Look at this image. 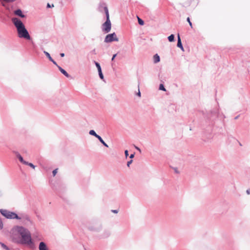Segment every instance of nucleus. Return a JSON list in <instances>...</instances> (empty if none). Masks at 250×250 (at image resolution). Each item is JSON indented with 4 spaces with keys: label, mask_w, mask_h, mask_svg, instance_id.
<instances>
[{
    "label": "nucleus",
    "mask_w": 250,
    "mask_h": 250,
    "mask_svg": "<svg viewBox=\"0 0 250 250\" xmlns=\"http://www.w3.org/2000/svg\"><path fill=\"white\" fill-rule=\"evenodd\" d=\"M52 62H53V63L56 65H57V63L56 62H55L53 60V61H51Z\"/></svg>",
    "instance_id": "58836bf2"
},
{
    "label": "nucleus",
    "mask_w": 250,
    "mask_h": 250,
    "mask_svg": "<svg viewBox=\"0 0 250 250\" xmlns=\"http://www.w3.org/2000/svg\"><path fill=\"white\" fill-rule=\"evenodd\" d=\"M57 171H58V169L57 168L54 169L53 171V175L54 176H55L56 175V173H57Z\"/></svg>",
    "instance_id": "393cba45"
},
{
    "label": "nucleus",
    "mask_w": 250,
    "mask_h": 250,
    "mask_svg": "<svg viewBox=\"0 0 250 250\" xmlns=\"http://www.w3.org/2000/svg\"><path fill=\"white\" fill-rule=\"evenodd\" d=\"M104 10L105 13H106V12H108V8L107 7H104Z\"/></svg>",
    "instance_id": "c85d7f7f"
},
{
    "label": "nucleus",
    "mask_w": 250,
    "mask_h": 250,
    "mask_svg": "<svg viewBox=\"0 0 250 250\" xmlns=\"http://www.w3.org/2000/svg\"><path fill=\"white\" fill-rule=\"evenodd\" d=\"M137 19L139 24L141 25H143L144 24V21L142 19H141L139 17H137Z\"/></svg>",
    "instance_id": "a211bd4d"
},
{
    "label": "nucleus",
    "mask_w": 250,
    "mask_h": 250,
    "mask_svg": "<svg viewBox=\"0 0 250 250\" xmlns=\"http://www.w3.org/2000/svg\"><path fill=\"white\" fill-rule=\"evenodd\" d=\"M159 89L161 90L166 91V89L165 88L164 85L163 84H161L159 86Z\"/></svg>",
    "instance_id": "aec40b11"
},
{
    "label": "nucleus",
    "mask_w": 250,
    "mask_h": 250,
    "mask_svg": "<svg viewBox=\"0 0 250 250\" xmlns=\"http://www.w3.org/2000/svg\"><path fill=\"white\" fill-rule=\"evenodd\" d=\"M112 212L115 213H117L118 212V210H112Z\"/></svg>",
    "instance_id": "2f4dec72"
},
{
    "label": "nucleus",
    "mask_w": 250,
    "mask_h": 250,
    "mask_svg": "<svg viewBox=\"0 0 250 250\" xmlns=\"http://www.w3.org/2000/svg\"><path fill=\"white\" fill-rule=\"evenodd\" d=\"M17 157L18 158H19V160L23 164H27V162H26L25 161L23 160V158L21 157V155H20V154H18L17 155Z\"/></svg>",
    "instance_id": "ddd939ff"
},
{
    "label": "nucleus",
    "mask_w": 250,
    "mask_h": 250,
    "mask_svg": "<svg viewBox=\"0 0 250 250\" xmlns=\"http://www.w3.org/2000/svg\"><path fill=\"white\" fill-rule=\"evenodd\" d=\"M174 170H175V172L176 173H179V172L178 171V170H177V168H175V169H174Z\"/></svg>",
    "instance_id": "e433bc0d"
},
{
    "label": "nucleus",
    "mask_w": 250,
    "mask_h": 250,
    "mask_svg": "<svg viewBox=\"0 0 250 250\" xmlns=\"http://www.w3.org/2000/svg\"><path fill=\"white\" fill-rule=\"evenodd\" d=\"M89 134L91 135H93L95 137H96L97 138H98V137L99 136V135H98V134H96V133L95 132L94 130H91L90 131H89Z\"/></svg>",
    "instance_id": "4468645a"
},
{
    "label": "nucleus",
    "mask_w": 250,
    "mask_h": 250,
    "mask_svg": "<svg viewBox=\"0 0 250 250\" xmlns=\"http://www.w3.org/2000/svg\"><path fill=\"white\" fill-rule=\"evenodd\" d=\"M168 41L170 42L174 41V36L173 34H171L168 37Z\"/></svg>",
    "instance_id": "dca6fc26"
},
{
    "label": "nucleus",
    "mask_w": 250,
    "mask_h": 250,
    "mask_svg": "<svg viewBox=\"0 0 250 250\" xmlns=\"http://www.w3.org/2000/svg\"><path fill=\"white\" fill-rule=\"evenodd\" d=\"M47 7H51V5H50V4H49V3H48V4H47ZM51 7H54V5H53V4H52V6H51Z\"/></svg>",
    "instance_id": "473e14b6"
},
{
    "label": "nucleus",
    "mask_w": 250,
    "mask_h": 250,
    "mask_svg": "<svg viewBox=\"0 0 250 250\" xmlns=\"http://www.w3.org/2000/svg\"><path fill=\"white\" fill-rule=\"evenodd\" d=\"M95 65H96V67H97L98 71L102 70L100 65L98 62H95Z\"/></svg>",
    "instance_id": "6ab92c4d"
},
{
    "label": "nucleus",
    "mask_w": 250,
    "mask_h": 250,
    "mask_svg": "<svg viewBox=\"0 0 250 250\" xmlns=\"http://www.w3.org/2000/svg\"><path fill=\"white\" fill-rule=\"evenodd\" d=\"M247 193L248 194H250V191L249 190H247Z\"/></svg>",
    "instance_id": "ea45409f"
},
{
    "label": "nucleus",
    "mask_w": 250,
    "mask_h": 250,
    "mask_svg": "<svg viewBox=\"0 0 250 250\" xmlns=\"http://www.w3.org/2000/svg\"><path fill=\"white\" fill-rule=\"evenodd\" d=\"M135 148H136V149H137V150H138L139 151H141L140 149L138 147H137V146H135Z\"/></svg>",
    "instance_id": "c9c22d12"
},
{
    "label": "nucleus",
    "mask_w": 250,
    "mask_h": 250,
    "mask_svg": "<svg viewBox=\"0 0 250 250\" xmlns=\"http://www.w3.org/2000/svg\"><path fill=\"white\" fill-rule=\"evenodd\" d=\"M3 228V223L1 220L0 219V229H1Z\"/></svg>",
    "instance_id": "a878e982"
},
{
    "label": "nucleus",
    "mask_w": 250,
    "mask_h": 250,
    "mask_svg": "<svg viewBox=\"0 0 250 250\" xmlns=\"http://www.w3.org/2000/svg\"><path fill=\"white\" fill-rule=\"evenodd\" d=\"M160 61V57L158 54H155L153 56V61L154 63H157Z\"/></svg>",
    "instance_id": "9b49d317"
},
{
    "label": "nucleus",
    "mask_w": 250,
    "mask_h": 250,
    "mask_svg": "<svg viewBox=\"0 0 250 250\" xmlns=\"http://www.w3.org/2000/svg\"><path fill=\"white\" fill-rule=\"evenodd\" d=\"M60 56L62 57H63L64 56V53H61L60 54Z\"/></svg>",
    "instance_id": "f704fd0d"
},
{
    "label": "nucleus",
    "mask_w": 250,
    "mask_h": 250,
    "mask_svg": "<svg viewBox=\"0 0 250 250\" xmlns=\"http://www.w3.org/2000/svg\"><path fill=\"white\" fill-rule=\"evenodd\" d=\"M198 0H188L187 2V6L196 7L198 4Z\"/></svg>",
    "instance_id": "423d86ee"
},
{
    "label": "nucleus",
    "mask_w": 250,
    "mask_h": 250,
    "mask_svg": "<svg viewBox=\"0 0 250 250\" xmlns=\"http://www.w3.org/2000/svg\"><path fill=\"white\" fill-rule=\"evenodd\" d=\"M25 165H28L30 167H32L33 168H35V166L33 164L27 162V164H25Z\"/></svg>",
    "instance_id": "4be33fe9"
},
{
    "label": "nucleus",
    "mask_w": 250,
    "mask_h": 250,
    "mask_svg": "<svg viewBox=\"0 0 250 250\" xmlns=\"http://www.w3.org/2000/svg\"><path fill=\"white\" fill-rule=\"evenodd\" d=\"M14 13H15V14H16V15H18L21 18L24 17V15L23 14H22V11L20 9L16 10Z\"/></svg>",
    "instance_id": "9d476101"
},
{
    "label": "nucleus",
    "mask_w": 250,
    "mask_h": 250,
    "mask_svg": "<svg viewBox=\"0 0 250 250\" xmlns=\"http://www.w3.org/2000/svg\"><path fill=\"white\" fill-rule=\"evenodd\" d=\"M125 155L126 157H127L128 156V150H126L125 151Z\"/></svg>",
    "instance_id": "c756f323"
},
{
    "label": "nucleus",
    "mask_w": 250,
    "mask_h": 250,
    "mask_svg": "<svg viewBox=\"0 0 250 250\" xmlns=\"http://www.w3.org/2000/svg\"><path fill=\"white\" fill-rule=\"evenodd\" d=\"M113 41H118V39L115 33L108 34L106 36L104 39L105 42H110Z\"/></svg>",
    "instance_id": "20e7f679"
},
{
    "label": "nucleus",
    "mask_w": 250,
    "mask_h": 250,
    "mask_svg": "<svg viewBox=\"0 0 250 250\" xmlns=\"http://www.w3.org/2000/svg\"><path fill=\"white\" fill-rule=\"evenodd\" d=\"M0 212L2 215L7 219H20L18 215L13 212H11L6 209H0Z\"/></svg>",
    "instance_id": "7ed1b4c3"
},
{
    "label": "nucleus",
    "mask_w": 250,
    "mask_h": 250,
    "mask_svg": "<svg viewBox=\"0 0 250 250\" xmlns=\"http://www.w3.org/2000/svg\"><path fill=\"white\" fill-rule=\"evenodd\" d=\"M132 160H130V161H128L127 163V167H129L130 165L132 163Z\"/></svg>",
    "instance_id": "cd10ccee"
},
{
    "label": "nucleus",
    "mask_w": 250,
    "mask_h": 250,
    "mask_svg": "<svg viewBox=\"0 0 250 250\" xmlns=\"http://www.w3.org/2000/svg\"><path fill=\"white\" fill-rule=\"evenodd\" d=\"M59 70H60V71L66 77H69V74L67 73V72L64 70L63 69H62V67L59 66Z\"/></svg>",
    "instance_id": "f8f14e48"
},
{
    "label": "nucleus",
    "mask_w": 250,
    "mask_h": 250,
    "mask_svg": "<svg viewBox=\"0 0 250 250\" xmlns=\"http://www.w3.org/2000/svg\"><path fill=\"white\" fill-rule=\"evenodd\" d=\"M177 46L178 47H179L180 48H181V49L182 51H184V48H183L181 40V39H180V36L179 34L178 35Z\"/></svg>",
    "instance_id": "6e6552de"
},
{
    "label": "nucleus",
    "mask_w": 250,
    "mask_h": 250,
    "mask_svg": "<svg viewBox=\"0 0 250 250\" xmlns=\"http://www.w3.org/2000/svg\"><path fill=\"white\" fill-rule=\"evenodd\" d=\"M12 21L17 28L19 37L30 40V36L21 21L16 18H13Z\"/></svg>",
    "instance_id": "f03ea898"
},
{
    "label": "nucleus",
    "mask_w": 250,
    "mask_h": 250,
    "mask_svg": "<svg viewBox=\"0 0 250 250\" xmlns=\"http://www.w3.org/2000/svg\"><path fill=\"white\" fill-rule=\"evenodd\" d=\"M137 95H138L139 96H141V93H140V91H139V92H138V93Z\"/></svg>",
    "instance_id": "4c0bfd02"
},
{
    "label": "nucleus",
    "mask_w": 250,
    "mask_h": 250,
    "mask_svg": "<svg viewBox=\"0 0 250 250\" xmlns=\"http://www.w3.org/2000/svg\"><path fill=\"white\" fill-rule=\"evenodd\" d=\"M40 250H48L44 242H41L39 245Z\"/></svg>",
    "instance_id": "1a4fd4ad"
},
{
    "label": "nucleus",
    "mask_w": 250,
    "mask_h": 250,
    "mask_svg": "<svg viewBox=\"0 0 250 250\" xmlns=\"http://www.w3.org/2000/svg\"><path fill=\"white\" fill-rule=\"evenodd\" d=\"M111 28V23L110 20H106L103 24V30L105 33H108Z\"/></svg>",
    "instance_id": "39448f33"
},
{
    "label": "nucleus",
    "mask_w": 250,
    "mask_h": 250,
    "mask_svg": "<svg viewBox=\"0 0 250 250\" xmlns=\"http://www.w3.org/2000/svg\"><path fill=\"white\" fill-rule=\"evenodd\" d=\"M44 53L45 54V55L46 56V57L49 59V60L50 61H53V59L51 58V57L50 56L49 53H48L47 52H46V51H44Z\"/></svg>",
    "instance_id": "f3484780"
},
{
    "label": "nucleus",
    "mask_w": 250,
    "mask_h": 250,
    "mask_svg": "<svg viewBox=\"0 0 250 250\" xmlns=\"http://www.w3.org/2000/svg\"><path fill=\"white\" fill-rule=\"evenodd\" d=\"M134 157V154H132L130 156V158H133Z\"/></svg>",
    "instance_id": "72a5a7b5"
},
{
    "label": "nucleus",
    "mask_w": 250,
    "mask_h": 250,
    "mask_svg": "<svg viewBox=\"0 0 250 250\" xmlns=\"http://www.w3.org/2000/svg\"><path fill=\"white\" fill-rule=\"evenodd\" d=\"M98 139L105 146L108 147V145L104 142L100 136L98 137Z\"/></svg>",
    "instance_id": "2eb2a0df"
},
{
    "label": "nucleus",
    "mask_w": 250,
    "mask_h": 250,
    "mask_svg": "<svg viewBox=\"0 0 250 250\" xmlns=\"http://www.w3.org/2000/svg\"><path fill=\"white\" fill-rule=\"evenodd\" d=\"M105 15H106V20H110L109 12H106L105 13Z\"/></svg>",
    "instance_id": "b1692460"
},
{
    "label": "nucleus",
    "mask_w": 250,
    "mask_h": 250,
    "mask_svg": "<svg viewBox=\"0 0 250 250\" xmlns=\"http://www.w3.org/2000/svg\"><path fill=\"white\" fill-rule=\"evenodd\" d=\"M19 228H17L16 229H13L12 230V232H11V234H12V239L13 240V241H14L15 242H16V240L15 239V238H14L15 237H21V235H19L18 234H16V232L15 231H18L19 230Z\"/></svg>",
    "instance_id": "0eeeda50"
},
{
    "label": "nucleus",
    "mask_w": 250,
    "mask_h": 250,
    "mask_svg": "<svg viewBox=\"0 0 250 250\" xmlns=\"http://www.w3.org/2000/svg\"><path fill=\"white\" fill-rule=\"evenodd\" d=\"M116 56H117V54H115L113 55V57H112V58L111 60H112V61H113V60H114V59H115V58L116 57Z\"/></svg>",
    "instance_id": "7c9ffc66"
},
{
    "label": "nucleus",
    "mask_w": 250,
    "mask_h": 250,
    "mask_svg": "<svg viewBox=\"0 0 250 250\" xmlns=\"http://www.w3.org/2000/svg\"><path fill=\"white\" fill-rule=\"evenodd\" d=\"M98 72H99V76H100V78L101 79H104V76H103V73L102 72V70L100 71H98Z\"/></svg>",
    "instance_id": "5701e85b"
},
{
    "label": "nucleus",
    "mask_w": 250,
    "mask_h": 250,
    "mask_svg": "<svg viewBox=\"0 0 250 250\" xmlns=\"http://www.w3.org/2000/svg\"><path fill=\"white\" fill-rule=\"evenodd\" d=\"M16 234L21 235V237H15L16 242L22 244H26L30 247L33 246V243L32 241L31 235L28 230L20 227L18 231H15Z\"/></svg>",
    "instance_id": "f257e3e1"
},
{
    "label": "nucleus",
    "mask_w": 250,
    "mask_h": 250,
    "mask_svg": "<svg viewBox=\"0 0 250 250\" xmlns=\"http://www.w3.org/2000/svg\"><path fill=\"white\" fill-rule=\"evenodd\" d=\"M187 21L188 22V23H189L190 26L191 27V28H193L192 24L191 22L190 21V19H189V17H188L187 18Z\"/></svg>",
    "instance_id": "412c9836"
},
{
    "label": "nucleus",
    "mask_w": 250,
    "mask_h": 250,
    "mask_svg": "<svg viewBox=\"0 0 250 250\" xmlns=\"http://www.w3.org/2000/svg\"><path fill=\"white\" fill-rule=\"evenodd\" d=\"M1 246H2L3 248H4V249H6L7 250H8V248L7 247V246H6L5 245H4V244H1Z\"/></svg>",
    "instance_id": "bb28decb"
}]
</instances>
